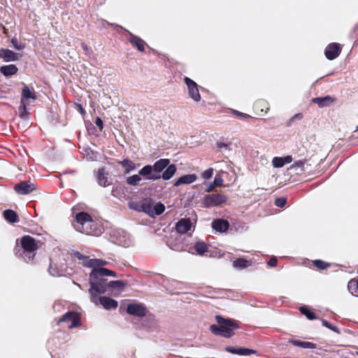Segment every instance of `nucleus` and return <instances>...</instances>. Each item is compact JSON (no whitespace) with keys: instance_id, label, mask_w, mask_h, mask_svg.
Returning <instances> with one entry per match:
<instances>
[{"instance_id":"58836bf2","label":"nucleus","mask_w":358,"mask_h":358,"mask_svg":"<svg viewBox=\"0 0 358 358\" xmlns=\"http://www.w3.org/2000/svg\"><path fill=\"white\" fill-rule=\"evenodd\" d=\"M73 255L77 258L78 260H82L83 261V265L85 267H87V265L85 264L88 261H90L91 259H90L89 257H87L84 255H83L82 253H80V252L78 251H73Z\"/></svg>"},{"instance_id":"b1692460","label":"nucleus","mask_w":358,"mask_h":358,"mask_svg":"<svg viewBox=\"0 0 358 358\" xmlns=\"http://www.w3.org/2000/svg\"><path fill=\"white\" fill-rule=\"evenodd\" d=\"M212 227L215 231L225 232L229 227L227 220L224 219H217L212 222Z\"/></svg>"},{"instance_id":"f704fd0d","label":"nucleus","mask_w":358,"mask_h":358,"mask_svg":"<svg viewBox=\"0 0 358 358\" xmlns=\"http://www.w3.org/2000/svg\"><path fill=\"white\" fill-rule=\"evenodd\" d=\"M141 209L143 212H145V213H147L148 215H149L150 216V215H152V201L151 199H146L145 201H143V202L142 203V205H141Z\"/></svg>"},{"instance_id":"c9c22d12","label":"nucleus","mask_w":358,"mask_h":358,"mask_svg":"<svg viewBox=\"0 0 358 358\" xmlns=\"http://www.w3.org/2000/svg\"><path fill=\"white\" fill-rule=\"evenodd\" d=\"M165 209V206L161 202L155 204V206L152 207V213L150 215V217L162 215L164 212Z\"/></svg>"},{"instance_id":"9d476101","label":"nucleus","mask_w":358,"mask_h":358,"mask_svg":"<svg viewBox=\"0 0 358 358\" xmlns=\"http://www.w3.org/2000/svg\"><path fill=\"white\" fill-rule=\"evenodd\" d=\"M147 308L143 303H130L127 308V313L134 317H144L147 315Z\"/></svg>"},{"instance_id":"6e6d98bb","label":"nucleus","mask_w":358,"mask_h":358,"mask_svg":"<svg viewBox=\"0 0 358 358\" xmlns=\"http://www.w3.org/2000/svg\"><path fill=\"white\" fill-rule=\"evenodd\" d=\"M217 147L219 148H226L227 145L224 143H217Z\"/></svg>"},{"instance_id":"f3484780","label":"nucleus","mask_w":358,"mask_h":358,"mask_svg":"<svg viewBox=\"0 0 358 358\" xmlns=\"http://www.w3.org/2000/svg\"><path fill=\"white\" fill-rule=\"evenodd\" d=\"M336 101V98L331 96H317L312 99V101L314 103L317 104L320 108L330 106L331 104L335 103Z\"/></svg>"},{"instance_id":"79ce46f5","label":"nucleus","mask_w":358,"mask_h":358,"mask_svg":"<svg viewBox=\"0 0 358 358\" xmlns=\"http://www.w3.org/2000/svg\"><path fill=\"white\" fill-rule=\"evenodd\" d=\"M305 162H306V160L296 161L290 166L289 169H296L298 168H300L301 169V171H303Z\"/></svg>"},{"instance_id":"8fccbe9b","label":"nucleus","mask_w":358,"mask_h":358,"mask_svg":"<svg viewBox=\"0 0 358 358\" xmlns=\"http://www.w3.org/2000/svg\"><path fill=\"white\" fill-rule=\"evenodd\" d=\"M268 265L270 266H275L278 264V259L276 257H271L267 262Z\"/></svg>"},{"instance_id":"2eb2a0df","label":"nucleus","mask_w":358,"mask_h":358,"mask_svg":"<svg viewBox=\"0 0 358 358\" xmlns=\"http://www.w3.org/2000/svg\"><path fill=\"white\" fill-rule=\"evenodd\" d=\"M129 41L130 42L131 45L140 52H145V45H147L146 42L139 36H135L131 32H129Z\"/></svg>"},{"instance_id":"e433bc0d","label":"nucleus","mask_w":358,"mask_h":358,"mask_svg":"<svg viewBox=\"0 0 358 358\" xmlns=\"http://www.w3.org/2000/svg\"><path fill=\"white\" fill-rule=\"evenodd\" d=\"M139 174H134L131 176L127 178V183L131 186H136L139 185V182L141 181V177Z\"/></svg>"},{"instance_id":"423d86ee","label":"nucleus","mask_w":358,"mask_h":358,"mask_svg":"<svg viewBox=\"0 0 358 358\" xmlns=\"http://www.w3.org/2000/svg\"><path fill=\"white\" fill-rule=\"evenodd\" d=\"M39 241H36L33 237L26 235L21 238L20 245L25 254V259L32 261L35 257L36 251L38 249Z\"/></svg>"},{"instance_id":"49530a36","label":"nucleus","mask_w":358,"mask_h":358,"mask_svg":"<svg viewBox=\"0 0 358 358\" xmlns=\"http://www.w3.org/2000/svg\"><path fill=\"white\" fill-rule=\"evenodd\" d=\"M231 113L233 115H236V117H240L243 118V119H247V118L251 117L250 115H249L248 114H245V113H241V112H239V111H238L236 110H231Z\"/></svg>"},{"instance_id":"bf43d9fd","label":"nucleus","mask_w":358,"mask_h":358,"mask_svg":"<svg viewBox=\"0 0 358 358\" xmlns=\"http://www.w3.org/2000/svg\"><path fill=\"white\" fill-rule=\"evenodd\" d=\"M210 358H216V357H210Z\"/></svg>"},{"instance_id":"0eeeda50","label":"nucleus","mask_w":358,"mask_h":358,"mask_svg":"<svg viewBox=\"0 0 358 358\" xmlns=\"http://www.w3.org/2000/svg\"><path fill=\"white\" fill-rule=\"evenodd\" d=\"M227 199L225 194L221 193L209 194L202 199V205L204 208L217 207L225 203Z\"/></svg>"},{"instance_id":"9b49d317","label":"nucleus","mask_w":358,"mask_h":358,"mask_svg":"<svg viewBox=\"0 0 358 358\" xmlns=\"http://www.w3.org/2000/svg\"><path fill=\"white\" fill-rule=\"evenodd\" d=\"M184 81L187 87L189 96L194 101H199L201 96L199 93L198 84L193 80L189 78V77H185Z\"/></svg>"},{"instance_id":"473e14b6","label":"nucleus","mask_w":358,"mask_h":358,"mask_svg":"<svg viewBox=\"0 0 358 358\" xmlns=\"http://www.w3.org/2000/svg\"><path fill=\"white\" fill-rule=\"evenodd\" d=\"M124 168L126 173H129L131 170L136 169L135 164L129 159L127 158L119 162Z\"/></svg>"},{"instance_id":"72a5a7b5","label":"nucleus","mask_w":358,"mask_h":358,"mask_svg":"<svg viewBox=\"0 0 358 358\" xmlns=\"http://www.w3.org/2000/svg\"><path fill=\"white\" fill-rule=\"evenodd\" d=\"M233 266L237 268H245L249 266V262L243 258H238L232 262Z\"/></svg>"},{"instance_id":"7c9ffc66","label":"nucleus","mask_w":358,"mask_h":358,"mask_svg":"<svg viewBox=\"0 0 358 358\" xmlns=\"http://www.w3.org/2000/svg\"><path fill=\"white\" fill-rule=\"evenodd\" d=\"M194 248L196 250V252H197L198 255H203L208 252V245L204 242L199 241L194 243Z\"/></svg>"},{"instance_id":"f8f14e48","label":"nucleus","mask_w":358,"mask_h":358,"mask_svg":"<svg viewBox=\"0 0 358 358\" xmlns=\"http://www.w3.org/2000/svg\"><path fill=\"white\" fill-rule=\"evenodd\" d=\"M342 47L338 43L332 42L327 45L324 49V56L327 59L332 61L336 59L341 54Z\"/></svg>"},{"instance_id":"f257e3e1","label":"nucleus","mask_w":358,"mask_h":358,"mask_svg":"<svg viewBox=\"0 0 358 358\" xmlns=\"http://www.w3.org/2000/svg\"><path fill=\"white\" fill-rule=\"evenodd\" d=\"M73 227L78 231L87 235L98 236L101 234V229L87 212L83 211L76 214Z\"/></svg>"},{"instance_id":"09e8293b","label":"nucleus","mask_w":358,"mask_h":358,"mask_svg":"<svg viewBox=\"0 0 358 358\" xmlns=\"http://www.w3.org/2000/svg\"><path fill=\"white\" fill-rule=\"evenodd\" d=\"M213 173V169H208L206 171L203 172L202 176L204 179H209L212 177Z\"/></svg>"},{"instance_id":"5fc2aeb1","label":"nucleus","mask_w":358,"mask_h":358,"mask_svg":"<svg viewBox=\"0 0 358 358\" xmlns=\"http://www.w3.org/2000/svg\"><path fill=\"white\" fill-rule=\"evenodd\" d=\"M216 186L215 185H213V183H210L208 187H207L206 189V192H211L214 189V188Z\"/></svg>"},{"instance_id":"1a4fd4ad","label":"nucleus","mask_w":358,"mask_h":358,"mask_svg":"<svg viewBox=\"0 0 358 358\" xmlns=\"http://www.w3.org/2000/svg\"><path fill=\"white\" fill-rule=\"evenodd\" d=\"M99 294L90 296V300L96 305H101L105 309H115L117 307V301L107 296H99Z\"/></svg>"},{"instance_id":"864d4df0","label":"nucleus","mask_w":358,"mask_h":358,"mask_svg":"<svg viewBox=\"0 0 358 358\" xmlns=\"http://www.w3.org/2000/svg\"><path fill=\"white\" fill-rule=\"evenodd\" d=\"M78 110L79 111V113L81 114V115H85V110L83 108H82V105H80L78 104Z\"/></svg>"},{"instance_id":"ea45409f","label":"nucleus","mask_w":358,"mask_h":358,"mask_svg":"<svg viewBox=\"0 0 358 358\" xmlns=\"http://www.w3.org/2000/svg\"><path fill=\"white\" fill-rule=\"evenodd\" d=\"M11 43L13 44L14 48L17 50H22L26 47L25 43L18 41L15 37L11 39Z\"/></svg>"},{"instance_id":"2f4dec72","label":"nucleus","mask_w":358,"mask_h":358,"mask_svg":"<svg viewBox=\"0 0 358 358\" xmlns=\"http://www.w3.org/2000/svg\"><path fill=\"white\" fill-rule=\"evenodd\" d=\"M299 310L303 315L307 317V320H313L317 318L316 314L305 306H301Z\"/></svg>"},{"instance_id":"39448f33","label":"nucleus","mask_w":358,"mask_h":358,"mask_svg":"<svg viewBox=\"0 0 358 358\" xmlns=\"http://www.w3.org/2000/svg\"><path fill=\"white\" fill-rule=\"evenodd\" d=\"M176 171V167L174 164H171L162 174H157L154 173L151 165H146L138 171V175L145 177L148 180H156L160 178L164 180H169Z\"/></svg>"},{"instance_id":"3c124183","label":"nucleus","mask_w":358,"mask_h":358,"mask_svg":"<svg viewBox=\"0 0 358 358\" xmlns=\"http://www.w3.org/2000/svg\"><path fill=\"white\" fill-rule=\"evenodd\" d=\"M81 48H83V49L84 50V51L87 53L89 52V47L87 45V44L85 43V42H83L81 43Z\"/></svg>"},{"instance_id":"ddd939ff","label":"nucleus","mask_w":358,"mask_h":358,"mask_svg":"<svg viewBox=\"0 0 358 358\" xmlns=\"http://www.w3.org/2000/svg\"><path fill=\"white\" fill-rule=\"evenodd\" d=\"M36 189V186L31 181H21L14 186V190L19 194L26 195Z\"/></svg>"},{"instance_id":"6e6552de","label":"nucleus","mask_w":358,"mask_h":358,"mask_svg":"<svg viewBox=\"0 0 358 358\" xmlns=\"http://www.w3.org/2000/svg\"><path fill=\"white\" fill-rule=\"evenodd\" d=\"M66 322L69 329L78 327L80 325V315L74 311H69L59 318L57 324Z\"/></svg>"},{"instance_id":"412c9836","label":"nucleus","mask_w":358,"mask_h":358,"mask_svg":"<svg viewBox=\"0 0 358 358\" xmlns=\"http://www.w3.org/2000/svg\"><path fill=\"white\" fill-rule=\"evenodd\" d=\"M196 180V174L190 173L182 176L176 180L174 183L175 187H179L182 185H189Z\"/></svg>"},{"instance_id":"f03ea898","label":"nucleus","mask_w":358,"mask_h":358,"mask_svg":"<svg viewBox=\"0 0 358 358\" xmlns=\"http://www.w3.org/2000/svg\"><path fill=\"white\" fill-rule=\"evenodd\" d=\"M218 324H211L210 331L215 336L230 338L234 335V331L240 329L239 323L231 319H224L220 315L215 316Z\"/></svg>"},{"instance_id":"13d9d810","label":"nucleus","mask_w":358,"mask_h":358,"mask_svg":"<svg viewBox=\"0 0 358 358\" xmlns=\"http://www.w3.org/2000/svg\"><path fill=\"white\" fill-rule=\"evenodd\" d=\"M356 131H358V126L357 127V129H356Z\"/></svg>"},{"instance_id":"a878e982","label":"nucleus","mask_w":358,"mask_h":358,"mask_svg":"<svg viewBox=\"0 0 358 358\" xmlns=\"http://www.w3.org/2000/svg\"><path fill=\"white\" fill-rule=\"evenodd\" d=\"M17 67L15 64H8L0 67V73L6 77H10L17 74Z\"/></svg>"},{"instance_id":"37998d69","label":"nucleus","mask_w":358,"mask_h":358,"mask_svg":"<svg viewBox=\"0 0 358 358\" xmlns=\"http://www.w3.org/2000/svg\"><path fill=\"white\" fill-rule=\"evenodd\" d=\"M287 201L284 197H278L275 200V205L278 208H284L286 205Z\"/></svg>"},{"instance_id":"aec40b11","label":"nucleus","mask_w":358,"mask_h":358,"mask_svg":"<svg viewBox=\"0 0 358 358\" xmlns=\"http://www.w3.org/2000/svg\"><path fill=\"white\" fill-rule=\"evenodd\" d=\"M293 161V157L291 155H286L285 157H275L271 160V164L275 168L280 169L283 167L285 164H289Z\"/></svg>"},{"instance_id":"603ef678","label":"nucleus","mask_w":358,"mask_h":358,"mask_svg":"<svg viewBox=\"0 0 358 358\" xmlns=\"http://www.w3.org/2000/svg\"><path fill=\"white\" fill-rule=\"evenodd\" d=\"M303 115L301 113H298L294 116H292V117L291 118V120H301L303 118Z\"/></svg>"},{"instance_id":"c85d7f7f","label":"nucleus","mask_w":358,"mask_h":358,"mask_svg":"<svg viewBox=\"0 0 358 358\" xmlns=\"http://www.w3.org/2000/svg\"><path fill=\"white\" fill-rule=\"evenodd\" d=\"M292 343L297 347H300L304 349H315L317 348L316 344L309 341H302L299 340L292 341Z\"/></svg>"},{"instance_id":"cd10ccee","label":"nucleus","mask_w":358,"mask_h":358,"mask_svg":"<svg viewBox=\"0 0 358 358\" xmlns=\"http://www.w3.org/2000/svg\"><path fill=\"white\" fill-rule=\"evenodd\" d=\"M347 287L348 291L350 292L353 296L358 297V278L350 280V281L348 282Z\"/></svg>"},{"instance_id":"393cba45","label":"nucleus","mask_w":358,"mask_h":358,"mask_svg":"<svg viewBox=\"0 0 358 358\" xmlns=\"http://www.w3.org/2000/svg\"><path fill=\"white\" fill-rule=\"evenodd\" d=\"M108 264L107 261L99 259H91L90 261H88L85 264L87 267L92 268V270H99V269H107L104 268L103 266H106Z\"/></svg>"},{"instance_id":"bb28decb","label":"nucleus","mask_w":358,"mask_h":358,"mask_svg":"<svg viewBox=\"0 0 358 358\" xmlns=\"http://www.w3.org/2000/svg\"><path fill=\"white\" fill-rule=\"evenodd\" d=\"M3 215H4L6 220L11 224L16 223L18 221L17 213L12 209L4 210Z\"/></svg>"},{"instance_id":"7ed1b4c3","label":"nucleus","mask_w":358,"mask_h":358,"mask_svg":"<svg viewBox=\"0 0 358 358\" xmlns=\"http://www.w3.org/2000/svg\"><path fill=\"white\" fill-rule=\"evenodd\" d=\"M105 277L106 275L101 273L100 270L91 271L90 273V288L89 289L90 296L106 292L109 281Z\"/></svg>"},{"instance_id":"20e7f679","label":"nucleus","mask_w":358,"mask_h":358,"mask_svg":"<svg viewBox=\"0 0 358 358\" xmlns=\"http://www.w3.org/2000/svg\"><path fill=\"white\" fill-rule=\"evenodd\" d=\"M37 96L33 87L25 85L22 87L20 95V106L18 107L19 117L24 120L29 118L30 113L28 107L30 105V100L35 101Z\"/></svg>"},{"instance_id":"a19ab883","label":"nucleus","mask_w":358,"mask_h":358,"mask_svg":"<svg viewBox=\"0 0 358 358\" xmlns=\"http://www.w3.org/2000/svg\"><path fill=\"white\" fill-rule=\"evenodd\" d=\"M322 325L329 329H331L336 334H340L339 329L336 327L331 324L329 322L327 321L326 320H322Z\"/></svg>"},{"instance_id":"4c0bfd02","label":"nucleus","mask_w":358,"mask_h":358,"mask_svg":"<svg viewBox=\"0 0 358 358\" xmlns=\"http://www.w3.org/2000/svg\"><path fill=\"white\" fill-rule=\"evenodd\" d=\"M313 264L315 266L318 270H324L328 267L331 266V263H327V262L322 260H315L313 262Z\"/></svg>"},{"instance_id":"052dcab7","label":"nucleus","mask_w":358,"mask_h":358,"mask_svg":"<svg viewBox=\"0 0 358 358\" xmlns=\"http://www.w3.org/2000/svg\"><path fill=\"white\" fill-rule=\"evenodd\" d=\"M186 358H192V357H186Z\"/></svg>"},{"instance_id":"4be33fe9","label":"nucleus","mask_w":358,"mask_h":358,"mask_svg":"<svg viewBox=\"0 0 358 358\" xmlns=\"http://www.w3.org/2000/svg\"><path fill=\"white\" fill-rule=\"evenodd\" d=\"M253 108H255L257 114L261 115L268 111L269 106L266 100L259 99L255 102V105H253Z\"/></svg>"},{"instance_id":"c03bdc74","label":"nucleus","mask_w":358,"mask_h":358,"mask_svg":"<svg viewBox=\"0 0 358 358\" xmlns=\"http://www.w3.org/2000/svg\"><path fill=\"white\" fill-rule=\"evenodd\" d=\"M213 185L222 187L223 185V179L220 174H217L213 181Z\"/></svg>"},{"instance_id":"680f3d73","label":"nucleus","mask_w":358,"mask_h":358,"mask_svg":"<svg viewBox=\"0 0 358 358\" xmlns=\"http://www.w3.org/2000/svg\"><path fill=\"white\" fill-rule=\"evenodd\" d=\"M357 273H358V268H357Z\"/></svg>"},{"instance_id":"de8ad7c7","label":"nucleus","mask_w":358,"mask_h":358,"mask_svg":"<svg viewBox=\"0 0 358 358\" xmlns=\"http://www.w3.org/2000/svg\"><path fill=\"white\" fill-rule=\"evenodd\" d=\"M101 270V272H102V273L103 275L106 276H112V277H114L115 278L117 275H116V273L112 270H110L108 268L107 269H99Z\"/></svg>"},{"instance_id":"c756f323","label":"nucleus","mask_w":358,"mask_h":358,"mask_svg":"<svg viewBox=\"0 0 358 358\" xmlns=\"http://www.w3.org/2000/svg\"><path fill=\"white\" fill-rule=\"evenodd\" d=\"M127 282L122 280H115L108 282V287L112 289H117L118 291H123Z\"/></svg>"},{"instance_id":"4468645a","label":"nucleus","mask_w":358,"mask_h":358,"mask_svg":"<svg viewBox=\"0 0 358 358\" xmlns=\"http://www.w3.org/2000/svg\"><path fill=\"white\" fill-rule=\"evenodd\" d=\"M224 350L232 355H238L239 356H250V355H255L256 350L245 348H234L231 346H227Z\"/></svg>"},{"instance_id":"5701e85b","label":"nucleus","mask_w":358,"mask_h":358,"mask_svg":"<svg viewBox=\"0 0 358 358\" xmlns=\"http://www.w3.org/2000/svg\"><path fill=\"white\" fill-rule=\"evenodd\" d=\"M170 160L169 159H161L158 161H156L153 166H152L153 171L155 173L161 174V172L164 171L165 169H167L168 166H169Z\"/></svg>"},{"instance_id":"4d7b16f0","label":"nucleus","mask_w":358,"mask_h":358,"mask_svg":"<svg viewBox=\"0 0 358 358\" xmlns=\"http://www.w3.org/2000/svg\"><path fill=\"white\" fill-rule=\"evenodd\" d=\"M6 33H7L6 29L4 28V34H6Z\"/></svg>"},{"instance_id":"dca6fc26","label":"nucleus","mask_w":358,"mask_h":358,"mask_svg":"<svg viewBox=\"0 0 358 358\" xmlns=\"http://www.w3.org/2000/svg\"><path fill=\"white\" fill-rule=\"evenodd\" d=\"M20 57V55L14 52L10 49L0 48V59L4 62L17 61Z\"/></svg>"},{"instance_id":"a18cd8bd","label":"nucleus","mask_w":358,"mask_h":358,"mask_svg":"<svg viewBox=\"0 0 358 358\" xmlns=\"http://www.w3.org/2000/svg\"><path fill=\"white\" fill-rule=\"evenodd\" d=\"M94 124L98 127L99 131H102L104 128V124L103 120L99 117L94 118Z\"/></svg>"},{"instance_id":"6ab92c4d","label":"nucleus","mask_w":358,"mask_h":358,"mask_svg":"<svg viewBox=\"0 0 358 358\" xmlns=\"http://www.w3.org/2000/svg\"><path fill=\"white\" fill-rule=\"evenodd\" d=\"M108 173L106 171V169L103 167L97 171L96 180L99 185L106 187L110 185V182L108 181Z\"/></svg>"},{"instance_id":"a211bd4d","label":"nucleus","mask_w":358,"mask_h":358,"mask_svg":"<svg viewBox=\"0 0 358 358\" xmlns=\"http://www.w3.org/2000/svg\"><path fill=\"white\" fill-rule=\"evenodd\" d=\"M192 227V222L189 218H182L176 224V230L181 234L187 233Z\"/></svg>"}]
</instances>
